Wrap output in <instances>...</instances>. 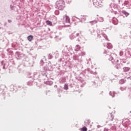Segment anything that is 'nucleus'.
I'll use <instances>...</instances> for the list:
<instances>
[{"label":"nucleus","instance_id":"obj_4","mask_svg":"<svg viewBox=\"0 0 131 131\" xmlns=\"http://www.w3.org/2000/svg\"><path fill=\"white\" fill-rule=\"evenodd\" d=\"M63 20H64V21H66V22L68 23V22H70V18H69V17L68 16L66 15L63 16Z\"/></svg>","mask_w":131,"mask_h":131},{"label":"nucleus","instance_id":"obj_1","mask_svg":"<svg viewBox=\"0 0 131 131\" xmlns=\"http://www.w3.org/2000/svg\"><path fill=\"white\" fill-rule=\"evenodd\" d=\"M56 6L57 9L60 11H62V10H64V8H65V2L63 0L58 1L56 2Z\"/></svg>","mask_w":131,"mask_h":131},{"label":"nucleus","instance_id":"obj_12","mask_svg":"<svg viewBox=\"0 0 131 131\" xmlns=\"http://www.w3.org/2000/svg\"><path fill=\"white\" fill-rule=\"evenodd\" d=\"M76 48L77 51H78V50H79L80 49V46H79V45H77L76 46Z\"/></svg>","mask_w":131,"mask_h":131},{"label":"nucleus","instance_id":"obj_3","mask_svg":"<svg viewBox=\"0 0 131 131\" xmlns=\"http://www.w3.org/2000/svg\"><path fill=\"white\" fill-rule=\"evenodd\" d=\"M93 5L96 8L100 7V5H99V2H98V0H93Z\"/></svg>","mask_w":131,"mask_h":131},{"label":"nucleus","instance_id":"obj_2","mask_svg":"<svg viewBox=\"0 0 131 131\" xmlns=\"http://www.w3.org/2000/svg\"><path fill=\"white\" fill-rule=\"evenodd\" d=\"M114 118V116H113V114H110L108 115L107 119L108 120V121H112Z\"/></svg>","mask_w":131,"mask_h":131},{"label":"nucleus","instance_id":"obj_5","mask_svg":"<svg viewBox=\"0 0 131 131\" xmlns=\"http://www.w3.org/2000/svg\"><path fill=\"white\" fill-rule=\"evenodd\" d=\"M28 40H29V41H32L33 39V36L32 35H30L28 36L27 37Z\"/></svg>","mask_w":131,"mask_h":131},{"label":"nucleus","instance_id":"obj_9","mask_svg":"<svg viewBox=\"0 0 131 131\" xmlns=\"http://www.w3.org/2000/svg\"><path fill=\"white\" fill-rule=\"evenodd\" d=\"M80 130L81 131H88V128H86V127L84 126L82 128H81L80 129Z\"/></svg>","mask_w":131,"mask_h":131},{"label":"nucleus","instance_id":"obj_6","mask_svg":"<svg viewBox=\"0 0 131 131\" xmlns=\"http://www.w3.org/2000/svg\"><path fill=\"white\" fill-rule=\"evenodd\" d=\"M84 123H85V125H89L91 123V121L89 119H85Z\"/></svg>","mask_w":131,"mask_h":131},{"label":"nucleus","instance_id":"obj_19","mask_svg":"<svg viewBox=\"0 0 131 131\" xmlns=\"http://www.w3.org/2000/svg\"><path fill=\"white\" fill-rule=\"evenodd\" d=\"M112 48V47H111V49Z\"/></svg>","mask_w":131,"mask_h":131},{"label":"nucleus","instance_id":"obj_7","mask_svg":"<svg viewBox=\"0 0 131 131\" xmlns=\"http://www.w3.org/2000/svg\"><path fill=\"white\" fill-rule=\"evenodd\" d=\"M46 24H47V25H49L50 26H53V24H52V21H51L50 20H47Z\"/></svg>","mask_w":131,"mask_h":131},{"label":"nucleus","instance_id":"obj_14","mask_svg":"<svg viewBox=\"0 0 131 131\" xmlns=\"http://www.w3.org/2000/svg\"><path fill=\"white\" fill-rule=\"evenodd\" d=\"M8 21L9 23H11L12 22V20L11 19H9Z\"/></svg>","mask_w":131,"mask_h":131},{"label":"nucleus","instance_id":"obj_18","mask_svg":"<svg viewBox=\"0 0 131 131\" xmlns=\"http://www.w3.org/2000/svg\"><path fill=\"white\" fill-rule=\"evenodd\" d=\"M129 54H130V56H131V54H130V53H129Z\"/></svg>","mask_w":131,"mask_h":131},{"label":"nucleus","instance_id":"obj_17","mask_svg":"<svg viewBox=\"0 0 131 131\" xmlns=\"http://www.w3.org/2000/svg\"><path fill=\"white\" fill-rule=\"evenodd\" d=\"M123 123H124V121H123Z\"/></svg>","mask_w":131,"mask_h":131},{"label":"nucleus","instance_id":"obj_10","mask_svg":"<svg viewBox=\"0 0 131 131\" xmlns=\"http://www.w3.org/2000/svg\"><path fill=\"white\" fill-rule=\"evenodd\" d=\"M125 82V80H124V79H121L120 80V83H121V84H123V83H124Z\"/></svg>","mask_w":131,"mask_h":131},{"label":"nucleus","instance_id":"obj_16","mask_svg":"<svg viewBox=\"0 0 131 131\" xmlns=\"http://www.w3.org/2000/svg\"><path fill=\"white\" fill-rule=\"evenodd\" d=\"M95 22V23H97V21H94Z\"/></svg>","mask_w":131,"mask_h":131},{"label":"nucleus","instance_id":"obj_11","mask_svg":"<svg viewBox=\"0 0 131 131\" xmlns=\"http://www.w3.org/2000/svg\"><path fill=\"white\" fill-rule=\"evenodd\" d=\"M64 90H68V85L67 84H65L64 86Z\"/></svg>","mask_w":131,"mask_h":131},{"label":"nucleus","instance_id":"obj_8","mask_svg":"<svg viewBox=\"0 0 131 131\" xmlns=\"http://www.w3.org/2000/svg\"><path fill=\"white\" fill-rule=\"evenodd\" d=\"M129 69H130V68L128 67H125L123 68V70L125 72H127V71H129Z\"/></svg>","mask_w":131,"mask_h":131},{"label":"nucleus","instance_id":"obj_13","mask_svg":"<svg viewBox=\"0 0 131 131\" xmlns=\"http://www.w3.org/2000/svg\"><path fill=\"white\" fill-rule=\"evenodd\" d=\"M126 124L125 125H127V124H128V120H126Z\"/></svg>","mask_w":131,"mask_h":131},{"label":"nucleus","instance_id":"obj_15","mask_svg":"<svg viewBox=\"0 0 131 131\" xmlns=\"http://www.w3.org/2000/svg\"><path fill=\"white\" fill-rule=\"evenodd\" d=\"M130 52H131V50L129 51L128 52V53H130Z\"/></svg>","mask_w":131,"mask_h":131}]
</instances>
